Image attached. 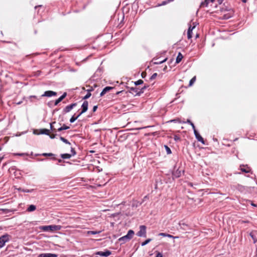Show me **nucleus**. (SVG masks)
<instances>
[{
    "mask_svg": "<svg viewBox=\"0 0 257 257\" xmlns=\"http://www.w3.org/2000/svg\"><path fill=\"white\" fill-rule=\"evenodd\" d=\"M147 198H148L147 196H146L144 197V199H147Z\"/></svg>",
    "mask_w": 257,
    "mask_h": 257,
    "instance_id": "338daca9",
    "label": "nucleus"
},
{
    "mask_svg": "<svg viewBox=\"0 0 257 257\" xmlns=\"http://www.w3.org/2000/svg\"><path fill=\"white\" fill-rule=\"evenodd\" d=\"M10 235L8 234H5L0 237V248L3 247L6 242L9 241Z\"/></svg>",
    "mask_w": 257,
    "mask_h": 257,
    "instance_id": "f03ea898",
    "label": "nucleus"
},
{
    "mask_svg": "<svg viewBox=\"0 0 257 257\" xmlns=\"http://www.w3.org/2000/svg\"><path fill=\"white\" fill-rule=\"evenodd\" d=\"M194 134L195 136L196 139L198 142H201L202 144H205V142L203 138L200 136L199 133L198 132L197 130H195L194 131Z\"/></svg>",
    "mask_w": 257,
    "mask_h": 257,
    "instance_id": "0eeeda50",
    "label": "nucleus"
},
{
    "mask_svg": "<svg viewBox=\"0 0 257 257\" xmlns=\"http://www.w3.org/2000/svg\"><path fill=\"white\" fill-rule=\"evenodd\" d=\"M122 92V91H117V92L116 93V95H118V94H119L120 93H121Z\"/></svg>",
    "mask_w": 257,
    "mask_h": 257,
    "instance_id": "13d9d810",
    "label": "nucleus"
},
{
    "mask_svg": "<svg viewBox=\"0 0 257 257\" xmlns=\"http://www.w3.org/2000/svg\"><path fill=\"white\" fill-rule=\"evenodd\" d=\"M173 0H169L168 1H163L161 4H159V6H164V5H166V4H167L169 2H171V1H173Z\"/></svg>",
    "mask_w": 257,
    "mask_h": 257,
    "instance_id": "f704fd0d",
    "label": "nucleus"
},
{
    "mask_svg": "<svg viewBox=\"0 0 257 257\" xmlns=\"http://www.w3.org/2000/svg\"><path fill=\"white\" fill-rule=\"evenodd\" d=\"M82 114H80L79 112L77 115H75L74 114L73 115L71 116L69 121L71 123H73Z\"/></svg>",
    "mask_w": 257,
    "mask_h": 257,
    "instance_id": "f3484780",
    "label": "nucleus"
},
{
    "mask_svg": "<svg viewBox=\"0 0 257 257\" xmlns=\"http://www.w3.org/2000/svg\"><path fill=\"white\" fill-rule=\"evenodd\" d=\"M42 156H45V157H52V156H55V155L54 154H52V153H43L42 154Z\"/></svg>",
    "mask_w": 257,
    "mask_h": 257,
    "instance_id": "c9c22d12",
    "label": "nucleus"
},
{
    "mask_svg": "<svg viewBox=\"0 0 257 257\" xmlns=\"http://www.w3.org/2000/svg\"><path fill=\"white\" fill-rule=\"evenodd\" d=\"M140 230L137 233V235L139 237H146V226L145 225H142L140 226Z\"/></svg>",
    "mask_w": 257,
    "mask_h": 257,
    "instance_id": "7ed1b4c3",
    "label": "nucleus"
},
{
    "mask_svg": "<svg viewBox=\"0 0 257 257\" xmlns=\"http://www.w3.org/2000/svg\"><path fill=\"white\" fill-rule=\"evenodd\" d=\"M30 98H36V99H37L38 100H39V99L36 96H35V95H31V96H30Z\"/></svg>",
    "mask_w": 257,
    "mask_h": 257,
    "instance_id": "603ef678",
    "label": "nucleus"
},
{
    "mask_svg": "<svg viewBox=\"0 0 257 257\" xmlns=\"http://www.w3.org/2000/svg\"><path fill=\"white\" fill-rule=\"evenodd\" d=\"M56 123V122L54 121V122L50 123V130L51 131H52V132H56V129L54 128L53 125V124L54 123Z\"/></svg>",
    "mask_w": 257,
    "mask_h": 257,
    "instance_id": "2f4dec72",
    "label": "nucleus"
},
{
    "mask_svg": "<svg viewBox=\"0 0 257 257\" xmlns=\"http://www.w3.org/2000/svg\"><path fill=\"white\" fill-rule=\"evenodd\" d=\"M57 94V92L52 90H48L44 92V93L41 95V97H50L52 96H56Z\"/></svg>",
    "mask_w": 257,
    "mask_h": 257,
    "instance_id": "39448f33",
    "label": "nucleus"
},
{
    "mask_svg": "<svg viewBox=\"0 0 257 257\" xmlns=\"http://www.w3.org/2000/svg\"><path fill=\"white\" fill-rule=\"evenodd\" d=\"M174 140L175 141H177V140H179V138L178 137L175 136V137H174Z\"/></svg>",
    "mask_w": 257,
    "mask_h": 257,
    "instance_id": "6e6d98bb",
    "label": "nucleus"
},
{
    "mask_svg": "<svg viewBox=\"0 0 257 257\" xmlns=\"http://www.w3.org/2000/svg\"><path fill=\"white\" fill-rule=\"evenodd\" d=\"M237 189L242 191L244 189V187L240 185H238Z\"/></svg>",
    "mask_w": 257,
    "mask_h": 257,
    "instance_id": "c03bdc74",
    "label": "nucleus"
},
{
    "mask_svg": "<svg viewBox=\"0 0 257 257\" xmlns=\"http://www.w3.org/2000/svg\"><path fill=\"white\" fill-rule=\"evenodd\" d=\"M3 159H4V157H0V162L3 160Z\"/></svg>",
    "mask_w": 257,
    "mask_h": 257,
    "instance_id": "0e129e2a",
    "label": "nucleus"
},
{
    "mask_svg": "<svg viewBox=\"0 0 257 257\" xmlns=\"http://www.w3.org/2000/svg\"><path fill=\"white\" fill-rule=\"evenodd\" d=\"M196 77V76H194L189 81V86H191L193 85V84L195 82Z\"/></svg>",
    "mask_w": 257,
    "mask_h": 257,
    "instance_id": "c85d7f7f",
    "label": "nucleus"
},
{
    "mask_svg": "<svg viewBox=\"0 0 257 257\" xmlns=\"http://www.w3.org/2000/svg\"><path fill=\"white\" fill-rule=\"evenodd\" d=\"M71 154L70 155H72V156H74L76 155V152L74 149V148L71 147Z\"/></svg>",
    "mask_w": 257,
    "mask_h": 257,
    "instance_id": "e433bc0d",
    "label": "nucleus"
},
{
    "mask_svg": "<svg viewBox=\"0 0 257 257\" xmlns=\"http://www.w3.org/2000/svg\"><path fill=\"white\" fill-rule=\"evenodd\" d=\"M39 7H42V5H39L37 6H35V9H36L37 8H39Z\"/></svg>",
    "mask_w": 257,
    "mask_h": 257,
    "instance_id": "680f3d73",
    "label": "nucleus"
},
{
    "mask_svg": "<svg viewBox=\"0 0 257 257\" xmlns=\"http://www.w3.org/2000/svg\"><path fill=\"white\" fill-rule=\"evenodd\" d=\"M164 147H165V150L166 151V153H167V154L168 155L171 154L172 153L171 150L170 149V148L168 146L165 145Z\"/></svg>",
    "mask_w": 257,
    "mask_h": 257,
    "instance_id": "bb28decb",
    "label": "nucleus"
},
{
    "mask_svg": "<svg viewBox=\"0 0 257 257\" xmlns=\"http://www.w3.org/2000/svg\"><path fill=\"white\" fill-rule=\"evenodd\" d=\"M183 55L181 52H179L176 59V63L178 64L181 62L183 58Z\"/></svg>",
    "mask_w": 257,
    "mask_h": 257,
    "instance_id": "aec40b11",
    "label": "nucleus"
},
{
    "mask_svg": "<svg viewBox=\"0 0 257 257\" xmlns=\"http://www.w3.org/2000/svg\"><path fill=\"white\" fill-rule=\"evenodd\" d=\"M88 101H86V100L84 101L83 103H82V105H81L82 110L80 112V114H83V113H84V112H85L87 110V109H88Z\"/></svg>",
    "mask_w": 257,
    "mask_h": 257,
    "instance_id": "6e6552de",
    "label": "nucleus"
},
{
    "mask_svg": "<svg viewBox=\"0 0 257 257\" xmlns=\"http://www.w3.org/2000/svg\"><path fill=\"white\" fill-rule=\"evenodd\" d=\"M112 89H113V87H111V86H106L105 87H104L102 91L101 92L100 94V96H103L106 92H108L109 91L112 90Z\"/></svg>",
    "mask_w": 257,
    "mask_h": 257,
    "instance_id": "9b49d317",
    "label": "nucleus"
},
{
    "mask_svg": "<svg viewBox=\"0 0 257 257\" xmlns=\"http://www.w3.org/2000/svg\"><path fill=\"white\" fill-rule=\"evenodd\" d=\"M169 122H179V123H181V122L179 120V119H172L171 120L169 121Z\"/></svg>",
    "mask_w": 257,
    "mask_h": 257,
    "instance_id": "ea45409f",
    "label": "nucleus"
},
{
    "mask_svg": "<svg viewBox=\"0 0 257 257\" xmlns=\"http://www.w3.org/2000/svg\"><path fill=\"white\" fill-rule=\"evenodd\" d=\"M118 240L121 243H124L125 242L128 241L130 240V239L127 237L126 235H124L122 237H121L118 239Z\"/></svg>",
    "mask_w": 257,
    "mask_h": 257,
    "instance_id": "6ab92c4d",
    "label": "nucleus"
},
{
    "mask_svg": "<svg viewBox=\"0 0 257 257\" xmlns=\"http://www.w3.org/2000/svg\"><path fill=\"white\" fill-rule=\"evenodd\" d=\"M159 236H163V237H168L172 238H178V236H173L172 235H171L170 234H168V233H160L159 234Z\"/></svg>",
    "mask_w": 257,
    "mask_h": 257,
    "instance_id": "dca6fc26",
    "label": "nucleus"
},
{
    "mask_svg": "<svg viewBox=\"0 0 257 257\" xmlns=\"http://www.w3.org/2000/svg\"><path fill=\"white\" fill-rule=\"evenodd\" d=\"M211 2L213 3L215 0H209Z\"/></svg>",
    "mask_w": 257,
    "mask_h": 257,
    "instance_id": "774afa93",
    "label": "nucleus"
},
{
    "mask_svg": "<svg viewBox=\"0 0 257 257\" xmlns=\"http://www.w3.org/2000/svg\"><path fill=\"white\" fill-rule=\"evenodd\" d=\"M195 28V26L192 27L191 25L189 26L187 32V38L188 39L192 37V31Z\"/></svg>",
    "mask_w": 257,
    "mask_h": 257,
    "instance_id": "2eb2a0df",
    "label": "nucleus"
},
{
    "mask_svg": "<svg viewBox=\"0 0 257 257\" xmlns=\"http://www.w3.org/2000/svg\"><path fill=\"white\" fill-rule=\"evenodd\" d=\"M15 155H17V156H23L25 155H27V154H25V153H17V154H15Z\"/></svg>",
    "mask_w": 257,
    "mask_h": 257,
    "instance_id": "a18cd8bd",
    "label": "nucleus"
},
{
    "mask_svg": "<svg viewBox=\"0 0 257 257\" xmlns=\"http://www.w3.org/2000/svg\"><path fill=\"white\" fill-rule=\"evenodd\" d=\"M208 4H209V0H207V1H206V0H205V1L204 2L201 3L200 6L207 7L208 5Z\"/></svg>",
    "mask_w": 257,
    "mask_h": 257,
    "instance_id": "c756f323",
    "label": "nucleus"
},
{
    "mask_svg": "<svg viewBox=\"0 0 257 257\" xmlns=\"http://www.w3.org/2000/svg\"><path fill=\"white\" fill-rule=\"evenodd\" d=\"M93 90V89L92 88H91V89L87 90V92H90L91 91H92Z\"/></svg>",
    "mask_w": 257,
    "mask_h": 257,
    "instance_id": "052dcab7",
    "label": "nucleus"
},
{
    "mask_svg": "<svg viewBox=\"0 0 257 257\" xmlns=\"http://www.w3.org/2000/svg\"><path fill=\"white\" fill-rule=\"evenodd\" d=\"M61 226L59 225H51L43 226L41 227V229L44 231L48 232L59 230L61 229Z\"/></svg>",
    "mask_w": 257,
    "mask_h": 257,
    "instance_id": "f257e3e1",
    "label": "nucleus"
},
{
    "mask_svg": "<svg viewBox=\"0 0 257 257\" xmlns=\"http://www.w3.org/2000/svg\"><path fill=\"white\" fill-rule=\"evenodd\" d=\"M97 108H98L97 105H94V106L93 107V108H92V111H93V112H95V111H96V110H97Z\"/></svg>",
    "mask_w": 257,
    "mask_h": 257,
    "instance_id": "49530a36",
    "label": "nucleus"
},
{
    "mask_svg": "<svg viewBox=\"0 0 257 257\" xmlns=\"http://www.w3.org/2000/svg\"><path fill=\"white\" fill-rule=\"evenodd\" d=\"M111 254V252L108 250H105L104 251H97L95 253L96 255H100L102 256L107 257Z\"/></svg>",
    "mask_w": 257,
    "mask_h": 257,
    "instance_id": "423d86ee",
    "label": "nucleus"
},
{
    "mask_svg": "<svg viewBox=\"0 0 257 257\" xmlns=\"http://www.w3.org/2000/svg\"><path fill=\"white\" fill-rule=\"evenodd\" d=\"M223 1L224 0H217V2L218 4L220 5L223 3Z\"/></svg>",
    "mask_w": 257,
    "mask_h": 257,
    "instance_id": "5fc2aeb1",
    "label": "nucleus"
},
{
    "mask_svg": "<svg viewBox=\"0 0 257 257\" xmlns=\"http://www.w3.org/2000/svg\"><path fill=\"white\" fill-rule=\"evenodd\" d=\"M144 83V81L143 80H142V79H139L136 81L135 82V84L137 86V85H141V84H142L143 83Z\"/></svg>",
    "mask_w": 257,
    "mask_h": 257,
    "instance_id": "7c9ffc66",
    "label": "nucleus"
},
{
    "mask_svg": "<svg viewBox=\"0 0 257 257\" xmlns=\"http://www.w3.org/2000/svg\"><path fill=\"white\" fill-rule=\"evenodd\" d=\"M91 95V94L89 92H87V94L83 97V99L86 100L89 98Z\"/></svg>",
    "mask_w": 257,
    "mask_h": 257,
    "instance_id": "473e14b6",
    "label": "nucleus"
},
{
    "mask_svg": "<svg viewBox=\"0 0 257 257\" xmlns=\"http://www.w3.org/2000/svg\"><path fill=\"white\" fill-rule=\"evenodd\" d=\"M20 190H21V191L23 192H25V193H31L33 191V189H31V190H29V189H20Z\"/></svg>",
    "mask_w": 257,
    "mask_h": 257,
    "instance_id": "72a5a7b5",
    "label": "nucleus"
},
{
    "mask_svg": "<svg viewBox=\"0 0 257 257\" xmlns=\"http://www.w3.org/2000/svg\"><path fill=\"white\" fill-rule=\"evenodd\" d=\"M50 130L47 128H42L40 130V134L49 135Z\"/></svg>",
    "mask_w": 257,
    "mask_h": 257,
    "instance_id": "a211bd4d",
    "label": "nucleus"
},
{
    "mask_svg": "<svg viewBox=\"0 0 257 257\" xmlns=\"http://www.w3.org/2000/svg\"><path fill=\"white\" fill-rule=\"evenodd\" d=\"M240 170L241 171V172L245 173H249L251 171L250 168L249 167H248L247 166H244L243 165H242L240 166Z\"/></svg>",
    "mask_w": 257,
    "mask_h": 257,
    "instance_id": "4468645a",
    "label": "nucleus"
},
{
    "mask_svg": "<svg viewBox=\"0 0 257 257\" xmlns=\"http://www.w3.org/2000/svg\"><path fill=\"white\" fill-rule=\"evenodd\" d=\"M66 96H67V93L64 92L63 94L61 96H60L57 99H56L55 101L54 105L55 106L59 104V103H60L61 101H62L66 97Z\"/></svg>",
    "mask_w": 257,
    "mask_h": 257,
    "instance_id": "1a4fd4ad",
    "label": "nucleus"
},
{
    "mask_svg": "<svg viewBox=\"0 0 257 257\" xmlns=\"http://www.w3.org/2000/svg\"><path fill=\"white\" fill-rule=\"evenodd\" d=\"M63 131V129L62 126H61L60 127H59V128H58L57 129V131L58 132H61V131Z\"/></svg>",
    "mask_w": 257,
    "mask_h": 257,
    "instance_id": "864d4df0",
    "label": "nucleus"
},
{
    "mask_svg": "<svg viewBox=\"0 0 257 257\" xmlns=\"http://www.w3.org/2000/svg\"><path fill=\"white\" fill-rule=\"evenodd\" d=\"M179 225L180 226L181 228L185 229L184 227L187 226V225L184 223H180Z\"/></svg>",
    "mask_w": 257,
    "mask_h": 257,
    "instance_id": "79ce46f5",
    "label": "nucleus"
},
{
    "mask_svg": "<svg viewBox=\"0 0 257 257\" xmlns=\"http://www.w3.org/2000/svg\"><path fill=\"white\" fill-rule=\"evenodd\" d=\"M192 122L189 119H187L186 121H183V123H187L190 124Z\"/></svg>",
    "mask_w": 257,
    "mask_h": 257,
    "instance_id": "09e8293b",
    "label": "nucleus"
},
{
    "mask_svg": "<svg viewBox=\"0 0 257 257\" xmlns=\"http://www.w3.org/2000/svg\"><path fill=\"white\" fill-rule=\"evenodd\" d=\"M22 103V101H21L17 102V104L19 105V104H21Z\"/></svg>",
    "mask_w": 257,
    "mask_h": 257,
    "instance_id": "e2e57ef3",
    "label": "nucleus"
},
{
    "mask_svg": "<svg viewBox=\"0 0 257 257\" xmlns=\"http://www.w3.org/2000/svg\"><path fill=\"white\" fill-rule=\"evenodd\" d=\"M158 75L157 73H154L150 78V80H153V79H155L157 76Z\"/></svg>",
    "mask_w": 257,
    "mask_h": 257,
    "instance_id": "58836bf2",
    "label": "nucleus"
},
{
    "mask_svg": "<svg viewBox=\"0 0 257 257\" xmlns=\"http://www.w3.org/2000/svg\"><path fill=\"white\" fill-rule=\"evenodd\" d=\"M135 232L133 230H129L126 234L127 237L131 240L132 238L133 237V235L134 234Z\"/></svg>",
    "mask_w": 257,
    "mask_h": 257,
    "instance_id": "412c9836",
    "label": "nucleus"
},
{
    "mask_svg": "<svg viewBox=\"0 0 257 257\" xmlns=\"http://www.w3.org/2000/svg\"><path fill=\"white\" fill-rule=\"evenodd\" d=\"M60 140L66 144L70 145V143L67 139L61 136L60 137Z\"/></svg>",
    "mask_w": 257,
    "mask_h": 257,
    "instance_id": "393cba45",
    "label": "nucleus"
},
{
    "mask_svg": "<svg viewBox=\"0 0 257 257\" xmlns=\"http://www.w3.org/2000/svg\"><path fill=\"white\" fill-rule=\"evenodd\" d=\"M181 176V170L177 169L172 173L173 178H178Z\"/></svg>",
    "mask_w": 257,
    "mask_h": 257,
    "instance_id": "f8f14e48",
    "label": "nucleus"
},
{
    "mask_svg": "<svg viewBox=\"0 0 257 257\" xmlns=\"http://www.w3.org/2000/svg\"><path fill=\"white\" fill-rule=\"evenodd\" d=\"M251 205L253 206V207H257V205L254 204V203H252V202L251 203Z\"/></svg>",
    "mask_w": 257,
    "mask_h": 257,
    "instance_id": "4d7b16f0",
    "label": "nucleus"
},
{
    "mask_svg": "<svg viewBox=\"0 0 257 257\" xmlns=\"http://www.w3.org/2000/svg\"><path fill=\"white\" fill-rule=\"evenodd\" d=\"M101 231H88V234H96L99 233Z\"/></svg>",
    "mask_w": 257,
    "mask_h": 257,
    "instance_id": "4c0bfd02",
    "label": "nucleus"
},
{
    "mask_svg": "<svg viewBox=\"0 0 257 257\" xmlns=\"http://www.w3.org/2000/svg\"><path fill=\"white\" fill-rule=\"evenodd\" d=\"M241 1L243 3H246V0H241Z\"/></svg>",
    "mask_w": 257,
    "mask_h": 257,
    "instance_id": "69168bd1",
    "label": "nucleus"
},
{
    "mask_svg": "<svg viewBox=\"0 0 257 257\" xmlns=\"http://www.w3.org/2000/svg\"><path fill=\"white\" fill-rule=\"evenodd\" d=\"M62 127L63 130H66L70 128V127L69 126H67L65 124H63V125L62 126Z\"/></svg>",
    "mask_w": 257,
    "mask_h": 257,
    "instance_id": "37998d69",
    "label": "nucleus"
},
{
    "mask_svg": "<svg viewBox=\"0 0 257 257\" xmlns=\"http://www.w3.org/2000/svg\"><path fill=\"white\" fill-rule=\"evenodd\" d=\"M53 159L54 160H57L58 161V163H61L62 162H63V160L62 159H57L55 158H53Z\"/></svg>",
    "mask_w": 257,
    "mask_h": 257,
    "instance_id": "8fccbe9b",
    "label": "nucleus"
},
{
    "mask_svg": "<svg viewBox=\"0 0 257 257\" xmlns=\"http://www.w3.org/2000/svg\"><path fill=\"white\" fill-rule=\"evenodd\" d=\"M76 105L77 103H73L70 105H67L63 108L62 110L63 114H65L70 112Z\"/></svg>",
    "mask_w": 257,
    "mask_h": 257,
    "instance_id": "20e7f679",
    "label": "nucleus"
},
{
    "mask_svg": "<svg viewBox=\"0 0 257 257\" xmlns=\"http://www.w3.org/2000/svg\"><path fill=\"white\" fill-rule=\"evenodd\" d=\"M167 69V66H165V67L163 68V71H166Z\"/></svg>",
    "mask_w": 257,
    "mask_h": 257,
    "instance_id": "bf43d9fd",
    "label": "nucleus"
},
{
    "mask_svg": "<svg viewBox=\"0 0 257 257\" xmlns=\"http://www.w3.org/2000/svg\"><path fill=\"white\" fill-rule=\"evenodd\" d=\"M190 125H191V126H192V127L193 128V131H194L195 130H196V128H195V125H194V123L193 122H192L190 124Z\"/></svg>",
    "mask_w": 257,
    "mask_h": 257,
    "instance_id": "3c124183",
    "label": "nucleus"
},
{
    "mask_svg": "<svg viewBox=\"0 0 257 257\" xmlns=\"http://www.w3.org/2000/svg\"><path fill=\"white\" fill-rule=\"evenodd\" d=\"M130 93H132L133 94H134L135 96H138V93H140L139 92V88L137 87H131L130 88V89L129 90Z\"/></svg>",
    "mask_w": 257,
    "mask_h": 257,
    "instance_id": "ddd939ff",
    "label": "nucleus"
},
{
    "mask_svg": "<svg viewBox=\"0 0 257 257\" xmlns=\"http://www.w3.org/2000/svg\"><path fill=\"white\" fill-rule=\"evenodd\" d=\"M155 257H163V255L161 252H158Z\"/></svg>",
    "mask_w": 257,
    "mask_h": 257,
    "instance_id": "de8ad7c7",
    "label": "nucleus"
},
{
    "mask_svg": "<svg viewBox=\"0 0 257 257\" xmlns=\"http://www.w3.org/2000/svg\"><path fill=\"white\" fill-rule=\"evenodd\" d=\"M58 255L52 253H43L39 254L38 257H57Z\"/></svg>",
    "mask_w": 257,
    "mask_h": 257,
    "instance_id": "9d476101",
    "label": "nucleus"
},
{
    "mask_svg": "<svg viewBox=\"0 0 257 257\" xmlns=\"http://www.w3.org/2000/svg\"><path fill=\"white\" fill-rule=\"evenodd\" d=\"M149 87L148 85H144L141 89H139L140 93H138V96H140L141 94L144 92V90Z\"/></svg>",
    "mask_w": 257,
    "mask_h": 257,
    "instance_id": "b1692460",
    "label": "nucleus"
},
{
    "mask_svg": "<svg viewBox=\"0 0 257 257\" xmlns=\"http://www.w3.org/2000/svg\"><path fill=\"white\" fill-rule=\"evenodd\" d=\"M36 207L34 205H30L27 208V211L28 212H32L36 210Z\"/></svg>",
    "mask_w": 257,
    "mask_h": 257,
    "instance_id": "5701e85b",
    "label": "nucleus"
},
{
    "mask_svg": "<svg viewBox=\"0 0 257 257\" xmlns=\"http://www.w3.org/2000/svg\"><path fill=\"white\" fill-rule=\"evenodd\" d=\"M48 136H49V137H50V139H53L55 138V137H56L57 136H59V135H57V134H51V135H50V134H49V135H48Z\"/></svg>",
    "mask_w": 257,
    "mask_h": 257,
    "instance_id": "a19ab883",
    "label": "nucleus"
},
{
    "mask_svg": "<svg viewBox=\"0 0 257 257\" xmlns=\"http://www.w3.org/2000/svg\"><path fill=\"white\" fill-rule=\"evenodd\" d=\"M152 240L151 238H148L145 240L144 242H142L141 245L142 246H145L147 245L148 243H149Z\"/></svg>",
    "mask_w": 257,
    "mask_h": 257,
    "instance_id": "cd10ccee",
    "label": "nucleus"
},
{
    "mask_svg": "<svg viewBox=\"0 0 257 257\" xmlns=\"http://www.w3.org/2000/svg\"><path fill=\"white\" fill-rule=\"evenodd\" d=\"M167 58H166L165 59H164V60H163L162 61H155L153 63L154 64H156V65L161 64H162V63H164L165 62H166L167 61Z\"/></svg>",
    "mask_w": 257,
    "mask_h": 257,
    "instance_id": "a878e982",
    "label": "nucleus"
},
{
    "mask_svg": "<svg viewBox=\"0 0 257 257\" xmlns=\"http://www.w3.org/2000/svg\"><path fill=\"white\" fill-rule=\"evenodd\" d=\"M72 157V155H70V154H61V157L63 159H70Z\"/></svg>",
    "mask_w": 257,
    "mask_h": 257,
    "instance_id": "4be33fe9",
    "label": "nucleus"
}]
</instances>
